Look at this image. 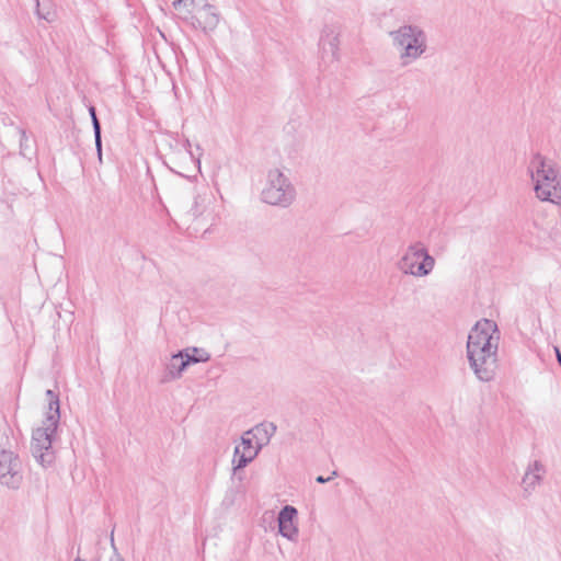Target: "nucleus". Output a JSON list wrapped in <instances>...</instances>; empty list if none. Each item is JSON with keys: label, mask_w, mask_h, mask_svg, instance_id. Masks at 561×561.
Listing matches in <instances>:
<instances>
[{"label": "nucleus", "mask_w": 561, "mask_h": 561, "mask_svg": "<svg viewBox=\"0 0 561 561\" xmlns=\"http://www.w3.org/2000/svg\"><path fill=\"white\" fill-rule=\"evenodd\" d=\"M92 125H93L94 136H99V134H101V125H100V122L96 116L93 117Z\"/></svg>", "instance_id": "21"}, {"label": "nucleus", "mask_w": 561, "mask_h": 561, "mask_svg": "<svg viewBox=\"0 0 561 561\" xmlns=\"http://www.w3.org/2000/svg\"><path fill=\"white\" fill-rule=\"evenodd\" d=\"M202 0H174L172 7L178 12V16L187 23L193 13L198 9Z\"/></svg>", "instance_id": "14"}, {"label": "nucleus", "mask_w": 561, "mask_h": 561, "mask_svg": "<svg viewBox=\"0 0 561 561\" xmlns=\"http://www.w3.org/2000/svg\"><path fill=\"white\" fill-rule=\"evenodd\" d=\"M111 541H112V545H114V538H113V536L111 537Z\"/></svg>", "instance_id": "27"}, {"label": "nucleus", "mask_w": 561, "mask_h": 561, "mask_svg": "<svg viewBox=\"0 0 561 561\" xmlns=\"http://www.w3.org/2000/svg\"><path fill=\"white\" fill-rule=\"evenodd\" d=\"M94 138H95V146H96L99 156L101 157V148H102L101 134H99V136H94Z\"/></svg>", "instance_id": "22"}, {"label": "nucleus", "mask_w": 561, "mask_h": 561, "mask_svg": "<svg viewBox=\"0 0 561 561\" xmlns=\"http://www.w3.org/2000/svg\"><path fill=\"white\" fill-rule=\"evenodd\" d=\"M336 476H337V472H336V471H333L331 477L324 478L323 476H318V477L316 478V481H317L318 483H327V482L331 481V480H332L334 477H336Z\"/></svg>", "instance_id": "20"}, {"label": "nucleus", "mask_w": 561, "mask_h": 561, "mask_svg": "<svg viewBox=\"0 0 561 561\" xmlns=\"http://www.w3.org/2000/svg\"><path fill=\"white\" fill-rule=\"evenodd\" d=\"M23 482V467L19 456L11 450L0 449V483L18 490Z\"/></svg>", "instance_id": "7"}, {"label": "nucleus", "mask_w": 561, "mask_h": 561, "mask_svg": "<svg viewBox=\"0 0 561 561\" xmlns=\"http://www.w3.org/2000/svg\"><path fill=\"white\" fill-rule=\"evenodd\" d=\"M111 561H124V559L122 558L121 554L116 553L112 559Z\"/></svg>", "instance_id": "24"}, {"label": "nucleus", "mask_w": 561, "mask_h": 561, "mask_svg": "<svg viewBox=\"0 0 561 561\" xmlns=\"http://www.w3.org/2000/svg\"><path fill=\"white\" fill-rule=\"evenodd\" d=\"M196 149L199 150V151L202 150L199 145L196 146Z\"/></svg>", "instance_id": "26"}, {"label": "nucleus", "mask_w": 561, "mask_h": 561, "mask_svg": "<svg viewBox=\"0 0 561 561\" xmlns=\"http://www.w3.org/2000/svg\"><path fill=\"white\" fill-rule=\"evenodd\" d=\"M261 198L268 205L286 208L295 202L296 188L284 171L274 168L267 171Z\"/></svg>", "instance_id": "5"}, {"label": "nucleus", "mask_w": 561, "mask_h": 561, "mask_svg": "<svg viewBox=\"0 0 561 561\" xmlns=\"http://www.w3.org/2000/svg\"><path fill=\"white\" fill-rule=\"evenodd\" d=\"M527 174L539 201L561 205V168L556 161L536 152L530 157Z\"/></svg>", "instance_id": "2"}, {"label": "nucleus", "mask_w": 561, "mask_h": 561, "mask_svg": "<svg viewBox=\"0 0 561 561\" xmlns=\"http://www.w3.org/2000/svg\"><path fill=\"white\" fill-rule=\"evenodd\" d=\"M557 356H558V362H559V364L561 366V354H560V352L558 350H557Z\"/></svg>", "instance_id": "25"}, {"label": "nucleus", "mask_w": 561, "mask_h": 561, "mask_svg": "<svg viewBox=\"0 0 561 561\" xmlns=\"http://www.w3.org/2000/svg\"><path fill=\"white\" fill-rule=\"evenodd\" d=\"M400 66L408 67L421 59L428 49L427 34L416 24H403L390 32Z\"/></svg>", "instance_id": "4"}, {"label": "nucleus", "mask_w": 561, "mask_h": 561, "mask_svg": "<svg viewBox=\"0 0 561 561\" xmlns=\"http://www.w3.org/2000/svg\"><path fill=\"white\" fill-rule=\"evenodd\" d=\"M276 428L277 427L274 423L264 422V423H260V424L255 425L253 428L249 430L248 432L251 435V437H253L255 443L261 448H263L264 446H266L270 443L271 438L276 433Z\"/></svg>", "instance_id": "13"}, {"label": "nucleus", "mask_w": 561, "mask_h": 561, "mask_svg": "<svg viewBox=\"0 0 561 561\" xmlns=\"http://www.w3.org/2000/svg\"><path fill=\"white\" fill-rule=\"evenodd\" d=\"M240 448L241 451L250 456L253 460L256 458L259 453L261 451V447L255 443L253 437L249 434V432H244L241 436L240 443L236 445Z\"/></svg>", "instance_id": "16"}, {"label": "nucleus", "mask_w": 561, "mask_h": 561, "mask_svg": "<svg viewBox=\"0 0 561 561\" xmlns=\"http://www.w3.org/2000/svg\"><path fill=\"white\" fill-rule=\"evenodd\" d=\"M209 205L210 198L206 196H196L194 198V203L192 208L188 211V216L192 217L193 220L206 219L209 217Z\"/></svg>", "instance_id": "15"}, {"label": "nucleus", "mask_w": 561, "mask_h": 561, "mask_svg": "<svg viewBox=\"0 0 561 561\" xmlns=\"http://www.w3.org/2000/svg\"><path fill=\"white\" fill-rule=\"evenodd\" d=\"M220 22V13L217 8L208 2L202 0L198 9L193 13L192 19L186 23L194 30H199L205 34L214 32Z\"/></svg>", "instance_id": "9"}, {"label": "nucleus", "mask_w": 561, "mask_h": 561, "mask_svg": "<svg viewBox=\"0 0 561 561\" xmlns=\"http://www.w3.org/2000/svg\"><path fill=\"white\" fill-rule=\"evenodd\" d=\"M253 459L240 450L237 446L234 447L233 457H232V469L236 473L238 470L243 469L247 467L250 462H252Z\"/></svg>", "instance_id": "18"}, {"label": "nucleus", "mask_w": 561, "mask_h": 561, "mask_svg": "<svg viewBox=\"0 0 561 561\" xmlns=\"http://www.w3.org/2000/svg\"><path fill=\"white\" fill-rule=\"evenodd\" d=\"M546 468L542 462L535 460L530 462L522 479V488L526 495H530L540 485Z\"/></svg>", "instance_id": "11"}, {"label": "nucleus", "mask_w": 561, "mask_h": 561, "mask_svg": "<svg viewBox=\"0 0 561 561\" xmlns=\"http://www.w3.org/2000/svg\"><path fill=\"white\" fill-rule=\"evenodd\" d=\"M436 265L435 259L430 254L427 248L421 241L408 245L397 263L398 270L403 275L416 278L428 276Z\"/></svg>", "instance_id": "6"}, {"label": "nucleus", "mask_w": 561, "mask_h": 561, "mask_svg": "<svg viewBox=\"0 0 561 561\" xmlns=\"http://www.w3.org/2000/svg\"><path fill=\"white\" fill-rule=\"evenodd\" d=\"M181 146L182 148L190 154V157L192 158V160L195 161V163L197 164L198 169L201 168V153L195 157L194 152L191 150V142L188 139H184L182 142H181Z\"/></svg>", "instance_id": "19"}, {"label": "nucleus", "mask_w": 561, "mask_h": 561, "mask_svg": "<svg viewBox=\"0 0 561 561\" xmlns=\"http://www.w3.org/2000/svg\"><path fill=\"white\" fill-rule=\"evenodd\" d=\"M500 332L494 321L482 319L470 330L467 341V358L477 379L492 381L499 367L497 351Z\"/></svg>", "instance_id": "1"}, {"label": "nucleus", "mask_w": 561, "mask_h": 561, "mask_svg": "<svg viewBox=\"0 0 561 561\" xmlns=\"http://www.w3.org/2000/svg\"><path fill=\"white\" fill-rule=\"evenodd\" d=\"M89 113H90L91 119H93V117H95V116H96L95 107H94V106H91V107L89 108Z\"/></svg>", "instance_id": "23"}, {"label": "nucleus", "mask_w": 561, "mask_h": 561, "mask_svg": "<svg viewBox=\"0 0 561 561\" xmlns=\"http://www.w3.org/2000/svg\"><path fill=\"white\" fill-rule=\"evenodd\" d=\"M298 512L291 505L284 506L278 513V531L289 541L296 542L298 539V527L295 523Z\"/></svg>", "instance_id": "10"}, {"label": "nucleus", "mask_w": 561, "mask_h": 561, "mask_svg": "<svg viewBox=\"0 0 561 561\" xmlns=\"http://www.w3.org/2000/svg\"><path fill=\"white\" fill-rule=\"evenodd\" d=\"M187 366L188 360L185 357L184 351L172 355L165 364L163 381H171L181 378Z\"/></svg>", "instance_id": "12"}, {"label": "nucleus", "mask_w": 561, "mask_h": 561, "mask_svg": "<svg viewBox=\"0 0 561 561\" xmlns=\"http://www.w3.org/2000/svg\"><path fill=\"white\" fill-rule=\"evenodd\" d=\"M340 26L327 24L323 26L319 39L320 59L322 65L329 67L340 59Z\"/></svg>", "instance_id": "8"}, {"label": "nucleus", "mask_w": 561, "mask_h": 561, "mask_svg": "<svg viewBox=\"0 0 561 561\" xmlns=\"http://www.w3.org/2000/svg\"><path fill=\"white\" fill-rule=\"evenodd\" d=\"M184 353H185L186 359L188 360V365L196 364V363H205V362L209 360V358H210L209 353L203 348H197V347L187 348L184 351Z\"/></svg>", "instance_id": "17"}, {"label": "nucleus", "mask_w": 561, "mask_h": 561, "mask_svg": "<svg viewBox=\"0 0 561 561\" xmlns=\"http://www.w3.org/2000/svg\"><path fill=\"white\" fill-rule=\"evenodd\" d=\"M46 396L48 398L46 416L41 426L33 431L31 442L32 455L43 467H48L54 462L53 442L60 419L58 396L53 390H47Z\"/></svg>", "instance_id": "3"}]
</instances>
